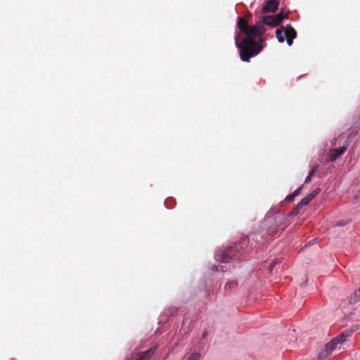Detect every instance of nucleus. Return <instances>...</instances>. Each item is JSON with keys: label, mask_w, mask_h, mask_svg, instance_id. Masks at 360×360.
<instances>
[{"label": "nucleus", "mask_w": 360, "mask_h": 360, "mask_svg": "<svg viewBox=\"0 0 360 360\" xmlns=\"http://www.w3.org/2000/svg\"><path fill=\"white\" fill-rule=\"evenodd\" d=\"M244 34L246 37L243 39L240 44L238 43V35H236V44L240 51V59L244 62H248L252 57L257 55L263 49L264 39L260 37L254 25H249Z\"/></svg>", "instance_id": "1"}, {"label": "nucleus", "mask_w": 360, "mask_h": 360, "mask_svg": "<svg viewBox=\"0 0 360 360\" xmlns=\"http://www.w3.org/2000/svg\"><path fill=\"white\" fill-rule=\"evenodd\" d=\"M248 245V240L243 238L233 245L229 247L226 250L221 251L217 255V260L221 262H229L232 258H238L245 253V249Z\"/></svg>", "instance_id": "2"}, {"label": "nucleus", "mask_w": 360, "mask_h": 360, "mask_svg": "<svg viewBox=\"0 0 360 360\" xmlns=\"http://www.w3.org/2000/svg\"><path fill=\"white\" fill-rule=\"evenodd\" d=\"M349 334L347 333H342L340 335L334 338L325 346V348L319 352V359H326L336 349H340V346L347 338Z\"/></svg>", "instance_id": "3"}, {"label": "nucleus", "mask_w": 360, "mask_h": 360, "mask_svg": "<svg viewBox=\"0 0 360 360\" xmlns=\"http://www.w3.org/2000/svg\"><path fill=\"white\" fill-rule=\"evenodd\" d=\"M156 351V347H150L149 349L142 352L134 353L130 359L127 360H149Z\"/></svg>", "instance_id": "4"}, {"label": "nucleus", "mask_w": 360, "mask_h": 360, "mask_svg": "<svg viewBox=\"0 0 360 360\" xmlns=\"http://www.w3.org/2000/svg\"><path fill=\"white\" fill-rule=\"evenodd\" d=\"M283 29L284 30V34L287 44L289 46H291L293 43V39L297 36V32L290 25H287L285 27H283Z\"/></svg>", "instance_id": "5"}, {"label": "nucleus", "mask_w": 360, "mask_h": 360, "mask_svg": "<svg viewBox=\"0 0 360 360\" xmlns=\"http://www.w3.org/2000/svg\"><path fill=\"white\" fill-rule=\"evenodd\" d=\"M280 0H269L262 8L263 13H274L278 9Z\"/></svg>", "instance_id": "6"}, {"label": "nucleus", "mask_w": 360, "mask_h": 360, "mask_svg": "<svg viewBox=\"0 0 360 360\" xmlns=\"http://www.w3.org/2000/svg\"><path fill=\"white\" fill-rule=\"evenodd\" d=\"M347 150L346 146L332 149L329 153V161L333 162L342 155Z\"/></svg>", "instance_id": "7"}, {"label": "nucleus", "mask_w": 360, "mask_h": 360, "mask_svg": "<svg viewBox=\"0 0 360 360\" xmlns=\"http://www.w3.org/2000/svg\"><path fill=\"white\" fill-rule=\"evenodd\" d=\"M264 25L271 27H276L279 25L275 15H265L262 18Z\"/></svg>", "instance_id": "8"}, {"label": "nucleus", "mask_w": 360, "mask_h": 360, "mask_svg": "<svg viewBox=\"0 0 360 360\" xmlns=\"http://www.w3.org/2000/svg\"><path fill=\"white\" fill-rule=\"evenodd\" d=\"M237 25L240 30L244 33L247 28L249 27L248 20L245 18L238 17L237 20Z\"/></svg>", "instance_id": "9"}, {"label": "nucleus", "mask_w": 360, "mask_h": 360, "mask_svg": "<svg viewBox=\"0 0 360 360\" xmlns=\"http://www.w3.org/2000/svg\"><path fill=\"white\" fill-rule=\"evenodd\" d=\"M255 30H257V33L259 34L260 37L265 32L266 29L264 27V23L263 22V20L257 22L254 25Z\"/></svg>", "instance_id": "10"}, {"label": "nucleus", "mask_w": 360, "mask_h": 360, "mask_svg": "<svg viewBox=\"0 0 360 360\" xmlns=\"http://www.w3.org/2000/svg\"><path fill=\"white\" fill-rule=\"evenodd\" d=\"M311 200L307 195L302 198L300 202L296 205V210H300L304 206L308 205Z\"/></svg>", "instance_id": "11"}, {"label": "nucleus", "mask_w": 360, "mask_h": 360, "mask_svg": "<svg viewBox=\"0 0 360 360\" xmlns=\"http://www.w3.org/2000/svg\"><path fill=\"white\" fill-rule=\"evenodd\" d=\"M276 35L279 42H284L285 38L284 34V30H281V29H277L276 30Z\"/></svg>", "instance_id": "12"}, {"label": "nucleus", "mask_w": 360, "mask_h": 360, "mask_svg": "<svg viewBox=\"0 0 360 360\" xmlns=\"http://www.w3.org/2000/svg\"><path fill=\"white\" fill-rule=\"evenodd\" d=\"M287 15H288V14H287V13L285 12V10L283 8H282L281 10L279 13H278L277 15H275V16H276L278 22H279V24L282 22L283 18L287 17Z\"/></svg>", "instance_id": "13"}, {"label": "nucleus", "mask_w": 360, "mask_h": 360, "mask_svg": "<svg viewBox=\"0 0 360 360\" xmlns=\"http://www.w3.org/2000/svg\"><path fill=\"white\" fill-rule=\"evenodd\" d=\"M351 222V219H342L337 222L336 226H343Z\"/></svg>", "instance_id": "14"}, {"label": "nucleus", "mask_w": 360, "mask_h": 360, "mask_svg": "<svg viewBox=\"0 0 360 360\" xmlns=\"http://www.w3.org/2000/svg\"><path fill=\"white\" fill-rule=\"evenodd\" d=\"M320 188H316L314 191H313L311 193L308 194L307 196L310 198L311 200H312L320 193Z\"/></svg>", "instance_id": "15"}, {"label": "nucleus", "mask_w": 360, "mask_h": 360, "mask_svg": "<svg viewBox=\"0 0 360 360\" xmlns=\"http://www.w3.org/2000/svg\"><path fill=\"white\" fill-rule=\"evenodd\" d=\"M200 354L199 353H193L189 356L187 360H200Z\"/></svg>", "instance_id": "16"}, {"label": "nucleus", "mask_w": 360, "mask_h": 360, "mask_svg": "<svg viewBox=\"0 0 360 360\" xmlns=\"http://www.w3.org/2000/svg\"><path fill=\"white\" fill-rule=\"evenodd\" d=\"M276 233V226L270 227L268 231V234L271 236H274Z\"/></svg>", "instance_id": "17"}, {"label": "nucleus", "mask_w": 360, "mask_h": 360, "mask_svg": "<svg viewBox=\"0 0 360 360\" xmlns=\"http://www.w3.org/2000/svg\"><path fill=\"white\" fill-rule=\"evenodd\" d=\"M280 262H281L280 259H275L274 261H273L269 266V271H271L273 270V269L274 268L275 265Z\"/></svg>", "instance_id": "18"}, {"label": "nucleus", "mask_w": 360, "mask_h": 360, "mask_svg": "<svg viewBox=\"0 0 360 360\" xmlns=\"http://www.w3.org/2000/svg\"><path fill=\"white\" fill-rule=\"evenodd\" d=\"M236 285V283L235 282H230V283H228L225 285V288H234L235 286Z\"/></svg>", "instance_id": "19"}, {"label": "nucleus", "mask_w": 360, "mask_h": 360, "mask_svg": "<svg viewBox=\"0 0 360 360\" xmlns=\"http://www.w3.org/2000/svg\"><path fill=\"white\" fill-rule=\"evenodd\" d=\"M295 197V196L294 195V194L291 193V194H290V195L286 196L285 200L288 201V202L292 201V200H293Z\"/></svg>", "instance_id": "20"}, {"label": "nucleus", "mask_w": 360, "mask_h": 360, "mask_svg": "<svg viewBox=\"0 0 360 360\" xmlns=\"http://www.w3.org/2000/svg\"><path fill=\"white\" fill-rule=\"evenodd\" d=\"M316 168H317V166H315L314 167L311 171L309 172V174L308 176H310L312 177V176L315 174L316 171Z\"/></svg>", "instance_id": "21"}, {"label": "nucleus", "mask_w": 360, "mask_h": 360, "mask_svg": "<svg viewBox=\"0 0 360 360\" xmlns=\"http://www.w3.org/2000/svg\"><path fill=\"white\" fill-rule=\"evenodd\" d=\"M302 188V186H300V188H298L297 190H295V191L292 193L295 197H296V196H297L298 195H300V192H301Z\"/></svg>", "instance_id": "22"}, {"label": "nucleus", "mask_w": 360, "mask_h": 360, "mask_svg": "<svg viewBox=\"0 0 360 360\" xmlns=\"http://www.w3.org/2000/svg\"><path fill=\"white\" fill-rule=\"evenodd\" d=\"M311 176H307V178L304 180L305 184H308L311 181Z\"/></svg>", "instance_id": "23"}, {"label": "nucleus", "mask_w": 360, "mask_h": 360, "mask_svg": "<svg viewBox=\"0 0 360 360\" xmlns=\"http://www.w3.org/2000/svg\"><path fill=\"white\" fill-rule=\"evenodd\" d=\"M298 211H299V210H296V207H295V208L293 210L292 212H293V214H297Z\"/></svg>", "instance_id": "24"}, {"label": "nucleus", "mask_w": 360, "mask_h": 360, "mask_svg": "<svg viewBox=\"0 0 360 360\" xmlns=\"http://www.w3.org/2000/svg\"><path fill=\"white\" fill-rule=\"evenodd\" d=\"M213 270H214V271H217V266H213Z\"/></svg>", "instance_id": "25"}, {"label": "nucleus", "mask_w": 360, "mask_h": 360, "mask_svg": "<svg viewBox=\"0 0 360 360\" xmlns=\"http://www.w3.org/2000/svg\"><path fill=\"white\" fill-rule=\"evenodd\" d=\"M251 16H252V14L250 13H248V15H247V17L250 18Z\"/></svg>", "instance_id": "26"}, {"label": "nucleus", "mask_w": 360, "mask_h": 360, "mask_svg": "<svg viewBox=\"0 0 360 360\" xmlns=\"http://www.w3.org/2000/svg\"><path fill=\"white\" fill-rule=\"evenodd\" d=\"M206 335H207V333H204L203 335H202V338H204L206 336Z\"/></svg>", "instance_id": "27"}, {"label": "nucleus", "mask_w": 360, "mask_h": 360, "mask_svg": "<svg viewBox=\"0 0 360 360\" xmlns=\"http://www.w3.org/2000/svg\"><path fill=\"white\" fill-rule=\"evenodd\" d=\"M359 290H360V288H359Z\"/></svg>", "instance_id": "28"}, {"label": "nucleus", "mask_w": 360, "mask_h": 360, "mask_svg": "<svg viewBox=\"0 0 360 360\" xmlns=\"http://www.w3.org/2000/svg\"><path fill=\"white\" fill-rule=\"evenodd\" d=\"M359 290H360V288H359Z\"/></svg>", "instance_id": "29"}, {"label": "nucleus", "mask_w": 360, "mask_h": 360, "mask_svg": "<svg viewBox=\"0 0 360 360\" xmlns=\"http://www.w3.org/2000/svg\"><path fill=\"white\" fill-rule=\"evenodd\" d=\"M359 290H360V288H359Z\"/></svg>", "instance_id": "30"}]
</instances>
